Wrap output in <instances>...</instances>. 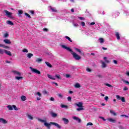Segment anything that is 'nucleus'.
I'll return each mask as SVG.
<instances>
[{
  "label": "nucleus",
  "mask_w": 129,
  "mask_h": 129,
  "mask_svg": "<svg viewBox=\"0 0 129 129\" xmlns=\"http://www.w3.org/2000/svg\"><path fill=\"white\" fill-rule=\"evenodd\" d=\"M60 107H61V108H68V106L67 105H65L64 104H61L60 105Z\"/></svg>",
  "instance_id": "28"
},
{
  "label": "nucleus",
  "mask_w": 129,
  "mask_h": 129,
  "mask_svg": "<svg viewBox=\"0 0 129 129\" xmlns=\"http://www.w3.org/2000/svg\"><path fill=\"white\" fill-rule=\"evenodd\" d=\"M55 77L57 78V79H61V78H60V75H56Z\"/></svg>",
  "instance_id": "43"
},
{
  "label": "nucleus",
  "mask_w": 129,
  "mask_h": 129,
  "mask_svg": "<svg viewBox=\"0 0 129 129\" xmlns=\"http://www.w3.org/2000/svg\"><path fill=\"white\" fill-rule=\"evenodd\" d=\"M108 120L109 121H110V122H115L116 121L115 120V119H112V118H108Z\"/></svg>",
  "instance_id": "25"
},
{
  "label": "nucleus",
  "mask_w": 129,
  "mask_h": 129,
  "mask_svg": "<svg viewBox=\"0 0 129 129\" xmlns=\"http://www.w3.org/2000/svg\"><path fill=\"white\" fill-rule=\"evenodd\" d=\"M50 101H55V98H54L53 97H51L50 98Z\"/></svg>",
  "instance_id": "50"
},
{
  "label": "nucleus",
  "mask_w": 129,
  "mask_h": 129,
  "mask_svg": "<svg viewBox=\"0 0 129 129\" xmlns=\"http://www.w3.org/2000/svg\"><path fill=\"white\" fill-rule=\"evenodd\" d=\"M38 120L39 121H40V122H44V123H45V122H46V120H43L42 119L38 118Z\"/></svg>",
  "instance_id": "35"
},
{
  "label": "nucleus",
  "mask_w": 129,
  "mask_h": 129,
  "mask_svg": "<svg viewBox=\"0 0 129 129\" xmlns=\"http://www.w3.org/2000/svg\"><path fill=\"white\" fill-rule=\"evenodd\" d=\"M7 107L8 108L9 110H13V109H14V110H19V108L15 105H9L7 106Z\"/></svg>",
  "instance_id": "2"
},
{
  "label": "nucleus",
  "mask_w": 129,
  "mask_h": 129,
  "mask_svg": "<svg viewBox=\"0 0 129 129\" xmlns=\"http://www.w3.org/2000/svg\"><path fill=\"white\" fill-rule=\"evenodd\" d=\"M123 90L124 91H125L126 90H128V88H127V87H124V88H123Z\"/></svg>",
  "instance_id": "53"
},
{
  "label": "nucleus",
  "mask_w": 129,
  "mask_h": 129,
  "mask_svg": "<svg viewBox=\"0 0 129 129\" xmlns=\"http://www.w3.org/2000/svg\"><path fill=\"white\" fill-rule=\"evenodd\" d=\"M120 116H122V117L124 116L125 117H127V118H128V116H127L126 115H123V114L120 115Z\"/></svg>",
  "instance_id": "51"
},
{
  "label": "nucleus",
  "mask_w": 129,
  "mask_h": 129,
  "mask_svg": "<svg viewBox=\"0 0 129 129\" xmlns=\"http://www.w3.org/2000/svg\"><path fill=\"white\" fill-rule=\"evenodd\" d=\"M7 24H8V25H10V26H13L14 25V23H13V22L8 20L7 21Z\"/></svg>",
  "instance_id": "22"
},
{
  "label": "nucleus",
  "mask_w": 129,
  "mask_h": 129,
  "mask_svg": "<svg viewBox=\"0 0 129 129\" xmlns=\"http://www.w3.org/2000/svg\"><path fill=\"white\" fill-rule=\"evenodd\" d=\"M62 120L63 121H64V123L65 124L69 123V120H68V119H67L66 118H62Z\"/></svg>",
  "instance_id": "15"
},
{
  "label": "nucleus",
  "mask_w": 129,
  "mask_h": 129,
  "mask_svg": "<svg viewBox=\"0 0 129 129\" xmlns=\"http://www.w3.org/2000/svg\"><path fill=\"white\" fill-rule=\"evenodd\" d=\"M73 25L74 26V27H78L79 26L78 24L75 23H73Z\"/></svg>",
  "instance_id": "49"
},
{
  "label": "nucleus",
  "mask_w": 129,
  "mask_h": 129,
  "mask_svg": "<svg viewBox=\"0 0 129 129\" xmlns=\"http://www.w3.org/2000/svg\"><path fill=\"white\" fill-rule=\"evenodd\" d=\"M124 83H126V84H128V85H129V82H128V81H124Z\"/></svg>",
  "instance_id": "61"
},
{
  "label": "nucleus",
  "mask_w": 129,
  "mask_h": 129,
  "mask_svg": "<svg viewBox=\"0 0 129 129\" xmlns=\"http://www.w3.org/2000/svg\"><path fill=\"white\" fill-rule=\"evenodd\" d=\"M73 118L74 119V120H76L78 122H81V119L79 118L78 117H77L76 116H73Z\"/></svg>",
  "instance_id": "8"
},
{
  "label": "nucleus",
  "mask_w": 129,
  "mask_h": 129,
  "mask_svg": "<svg viewBox=\"0 0 129 129\" xmlns=\"http://www.w3.org/2000/svg\"><path fill=\"white\" fill-rule=\"evenodd\" d=\"M50 124H52V125H54L55 126H56L57 128H61V125L60 124H58L57 123L54 122H50Z\"/></svg>",
  "instance_id": "6"
},
{
  "label": "nucleus",
  "mask_w": 129,
  "mask_h": 129,
  "mask_svg": "<svg viewBox=\"0 0 129 129\" xmlns=\"http://www.w3.org/2000/svg\"><path fill=\"white\" fill-rule=\"evenodd\" d=\"M36 95H38V96H39V97H37V100H41V93L40 92H37L35 93Z\"/></svg>",
  "instance_id": "12"
},
{
  "label": "nucleus",
  "mask_w": 129,
  "mask_h": 129,
  "mask_svg": "<svg viewBox=\"0 0 129 129\" xmlns=\"http://www.w3.org/2000/svg\"><path fill=\"white\" fill-rule=\"evenodd\" d=\"M47 77L49 78V79H51V80H56V78L55 77V76L48 74Z\"/></svg>",
  "instance_id": "9"
},
{
  "label": "nucleus",
  "mask_w": 129,
  "mask_h": 129,
  "mask_svg": "<svg viewBox=\"0 0 129 129\" xmlns=\"http://www.w3.org/2000/svg\"><path fill=\"white\" fill-rule=\"evenodd\" d=\"M88 125H93V123H92V122H88L87 124V126H88Z\"/></svg>",
  "instance_id": "46"
},
{
  "label": "nucleus",
  "mask_w": 129,
  "mask_h": 129,
  "mask_svg": "<svg viewBox=\"0 0 129 129\" xmlns=\"http://www.w3.org/2000/svg\"><path fill=\"white\" fill-rule=\"evenodd\" d=\"M103 59H104V60H105V63H109V62H110V61H109V60L107 59V57H106L105 56L103 57Z\"/></svg>",
  "instance_id": "31"
},
{
  "label": "nucleus",
  "mask_w": 129,
  "mask_h": 129,
  "mask_svg": "<svg viewBox=\"0 0 129 129\" xmlns=\"http://www.w3.org/2000/svg\"><path fill=\"white\" fill-rule=\"evenodd\" d=\"M96 77H99V78H102V76H101V75H97L96 76Z\"/></svg>",
  "instance_id": "52"
},
{
  "label": "nucleus",
  "mask_w": 129,
  "mask_h": 129,
  "mask_svg": "<svg viewBox=\"0 0 129 129\" xmlns=\"http://www.w3.org/2000/svg\"><path fill=\"white\" fill-rule=\"evenodd\" d=\"M57 95L59 98H63V95L61 94H58Z\"/></svg>",
  "instance_id": "42"
},
{
  "label": "nucleus",
  "mask_w": 129,
  "mask_h": 129,
  "mask_svg": "<svg viewBox=\"0 0 129 129\" xmlns=\"http://www.w3.org/2000/svg\"><path fill=\"white\" fill-rule=\"evenodd\" d=\"M5 54L8 55V56H12V52L6 49H5Z\"/></svg>",
  "instance_id": "20"
},
{
  "label": "nucleus",
  "mask_w": 129,
  "mask_h": 129,
  "mask_svg": "<svg viewBox=\"0 0 129 129\" xmlns=\"http://www.w3.org/2000/svg\"><path fill=\"white\" fill-rule=\"evenodd\" d=\"M4 13H5L6 16L8 17V18H9L10 19H14L12 13L10 12L7 10H5Z\"/></svg>",
  "instance_id": "3"
},
{
  "label": "nucleus",
  "mask_w": 129,
  "mask_h": 129,
  "mask_svg": "<svg viewBox=\"0 0 129 129\" xmlns=\"http://www.w3.org/2000/svg\"><path fill=\"white\" fill-rule=\"evenodd\" d=\"M52 84H55V85H56V86H58V84L57 83L52 82Z\"/></svg>",
  "instance_id": "62"
},
{
  "label": "nucleus",
  "mask_w": 129,
  "mask_h": 129,
  "mask_svg": "<svg viewBox=\"0 0 129 129\" xmlns=\"http://www.w3.org/2000/svg\"><path fill=\"white\" fill-rule=\"evenodd\" d=\"M0 47L1 48H4V49H9L10 48V47L6 46L5 44L2 43H0Z\"/></svg>",
  "instance_id": "13"
},
{
  "label": "nucleus",
  "mask_w": 129,
  "mask_h": 129,
  "mask_svg": "<svg viewBox=\"0 0 129 129\" xmlns=\"http://www.w3.org/2000/svg\"><path fill=\"white\" fill-rule=\"evenodd\" d=\"M4 38H8L9 37V34L8 33H6L4 35Z\"/></svg>",
  "instance_id": "44"
},
{
  "label": "nucleus",
  "mask_w": 129,
  "mask_h": 129,
  "mask_svg": "<svg viewBox=\"0 0 129 129\" xmlns=\"http://www.w3.org/2000/svg\"><path fill=\"white\" fill-rule=\"evenodd\" d=\"M61 47L63 49H66V50L69 51V52H71L74 59H75L76 60H80L81 58L80 56H79L78 54H77V53H76L74 51H72V49H71L70 47L66 46V45H61Z\"/></svg>",
  "instance_id": "1"
},
{
  "label": "nucleus",
  "mask_w": 129,
  "mask_h": 129,
  "mask_svg": "<svg viewBox=\"0 0 129 129\" xmlns=\"http://www.w3.org/2000/svg\"><path fill=\"white\" fill-rule=\"evenodd\" d=\"M116 98L117 99H118L119 100H121L122 102H125V99L124 97H120V96L118 95H116Z\"/></svg>",
  "instance_id": "5"
},
{
  "label": "nucleus",
  "mask_w": 129,
  "mask_h": 129,
  "mask_svg": "<svg viewBox=\"0 0 129 129\" xmlns=\"http://www.w3.org/2000/svg\"><path fill=\"white\" fill-rule=\"evenodd\" d=\"M36 61L39 63L40 62H42V61H43V59H42L41 58H37V59H36Z\"/></svg>",
  "instance_id": "40"
},
{
  "label": "nucleus",
  "mask_w": 129,
  "mask_h": 129,
  "mask_svg": "<svg viewBox=\"0 0 129 129\" xmlns=\"http://www.w3.org/2000/svg\"><path fill=\"white\" fill-rule=\"evenodd\" d=\"M66 77L67 78H69V77H70V75H69V74H66Z\"/></svg>",
  "instance_id": "57"
},
{
  "label": "nucleus",
  "mask_w": 129,
  "mask_h": 129,
  "mask_svg": "<svg viewBox=\"0 0 129 129\" xmlns=\"http://www.w3.org/2000/svg\"><path fill=\"white\" fill-rule=\"evenodd\" d=\"M25 15L26 17H28V18L31 19L32 17H31V16H30V15H29V14H28L27 13H25Z\"/></svg>",
  "instance_id": "41"
},
{
  "label": "nucleus",
  "mask_w": 129,
  "mask_h": 129,
  "mask_svg": "<svg viewBox=\"0 0 129 129\" xmlns=\"http://www.w3.org/2000/svg\"><path fill=\"white\" fill-rule=\"evenodd\" d=\"M30 69L31 70L33 73H36V74H38V75L41 74V72H40L39 70L33 68L32 67H30Z\"/></svg>",
  "instance_id": "4"
},
{
  "label": "nucleus",
  "mask_w": 129,
  "mask_h": 129,
  "mask_svg": "<svg viewBox=\"0 0 129 129\" xmlns=\"http://www.w3.org/2000/svg\"><path fill=\"white\" fill-rule=\"evenodd\" d=\"M75 51H76L77 52H79V53L81 52V50L78 48H74Z\"/></svg>",
  "instance_id": "39"
},
{
  "label": "nucleus",
  "mask_w": 129,
  "mask_h": 129,
  "mask_svg": "<svg viewBox=\"0 0 129 129\" xmlns=\"http://www.w3.org/2000/svg\"><path fill=\"white\" fill-rule=\"evenodd\" d=\"M45 64H46L47 66H48L50 68L52 67V65H51V64H50V63H49V62L48 61H45Z\"/></svg>",
  "instance_id": "30"
},
{
  "label": "nucleus",
  "mask_w": 129,
  "mask_h": 129,
  "mask_svg": "<svg viewBox=\"0 0 129 129\" xmlns=\"http://www.w3.org/2000/svg\"><path fill=\"white\" fill-rule=\"evenodd\" d=\"M12 72L16 75H18V76H21V73H20V72H18L17 71H13Z\"/></svg>",
  "instance_id": "17"
},
{
  "label": "nucleus",
  "mask_w": 129,
  "mask_h": 129,
  "mask_svg": "<svg viewBox=\"0 0 129 129\" xmlns=\"http://www.w3.org/2000/svg\"><path fill=\"white\" fill-rule=\"evenodd\" d=\"M33 53H29L27 54V58H32V57H33Z\"/></svg>",
  "instance_id": "24"
},
{
  "label": "nucleus",
  "mask_w": 129,
  "mask_h": 129,
  "mask_svg": "<svg viewBox=\"0 0 129 129\" xmlns=\"http://www.w3.org/2000/svg\"><path fill=\"white\" fill-rule=\"evenodd\" d=\"M105 100L107 101L108 100V96H105L104 98Z\"/></svg>",
  "instance_id": "56"
},
{
  "label": "nucleus",
  "mask_w": 129,
  "mask_h": 129,
  "mask_svg": "<svg viewBox=\"0 0 129 129\" xmlns=\"http://www.w3.org/2000/svg\"><path fill=\"white\" fill-rule=\"evenodd\" d=\"M115 36H116L117 40H120V36H119V33L118 32H115Z\"/></svg>",
  "instance_id": "14"
},
{
  "label": "nucleus",
  "mask_w": 129,
  "mask_h": 129,
  "mask_svg": "<svg viewBox=\"0 0 129 129\" xmlns=\"http://www.w3.org/2000/svg\"><path fill=\"white\" fill-rule=\"evenodd\" d=\"M119 129H123V127L121 125H120V126H119Z\"/></svg>",
  "instance_id": "63"
},
{
  "label": "nucleus",
  "mask_w": 129,
  "mask_h": 129,
  "mask_svg": "<svg viewBox=\"0 0 129 129\" xmlns=\"http://www.w3.org/2000/svg\"><path fill=\"white\" fill-rule=\"evenodd\" d=\"M50 115H51L52 117H57V116H58V114L54 112H51L50 113Z\"/></svg>",
  "instance_id": "10"
},
{
  "label": "nucleus",
  "mask_w": 129,
  "mask_h": 129,
  "mask_svg": "<svg viewBox=\"0 0 129 129\" xmlns=\"http://www.w3.org/2000/svg\"><path fill=\"white\" fill-rule=\"evenodd\" d=\"M99 118H101V119H103V120L104 121H106V119H105L104 117H103L99 116Z\"/></svg>",
  "instance_id": "45"
},
{
  "label": "nucleus",
  "mask_w": 129,
  "mask_h": 129,
  "mask_svg": "<svg viewBox=\"0 0 129 129\" xmlns=\"http://www.w3.org/2000/svg\"><path fill=\"white\" fill-rule=\"evenodd\" d=\"M48 8L50 10H51L52 12L53 13H57V10L54 8H52L51 6H49Z\"/></svg>",
  "instance_id": "18"
},
{
  "label": "nucleus",
  "mask_w": 129,
  "mask_h": 129,
  "mask_svg": "<svg viewBox=\"0 0 129 129\" xmlns=\"http://www.w3.org/2000/svg\"><path fill=\"white\" fill-rule=\"evenodd\" d=\"M99 40L100 43L101 44H102V43H103V42H104V39H103V38H99Z\"/></svg>",
  "instance_id": "37"
},
{
  "label": "nucleus",
  "mask_w": 129,
  "mask_h": 129,
  "mask_svg": "<svg viewBox=\"0 0 129 129\" xmlns=\"http://www.w3.org/2000/svg\"><path fill=\"white\" fill-rule=\"evenodd\" d=\"M43 94H47V92L46 91H43Z\"/></svg>",
  "instance_id": "64"
},
{
  "label": "nucleus",
  "mask_w": 129,
  "mask_h": 129,
  "mask_svg": "<svg viewBox=\"0 0 129 129\" xmlns=\"http://www.w3.org/2000/svg\"><path fill=\"white\" fill-rule=\"evenodd\" d=\"M81 25L83 27H84L85 26V23L82 22H81Z\"/></svg>",
  "instance_id": "55"
},
{
  "label": "nucleus",
  "mask_w": 129,
  "mask_h": 129,
  "mask_svg": "<svg viewBox=\"0 0 129 129\" xmlns=\"http://www.w3.org/2000/svg\"><path fill=\"white\" fill-rule=\"evenodd\" d=\"M21 99L22 101H25V100H27V97L25 96H22Z\"/></svg>",
  "instance_id": "23"
},
{
  "label": "nucleus",
  "mask_w": 129,
  "mask_h": 129,
  "mask_svg": "<svg viewBox=\"0 0 129 129\" xmlns=\"http://www.w3.org/2000/svg\"><path fill=\"white\" fill-rule=\"evenodd\" d=\"M110 113H111V114H113V115H114V116L116 115V113L114 112V111L112 110H110Z\"/></svg>",
  "instance_id": "27"
},
{
  "label": "nucleus",
  "mask_w": 129,
  "mask_h": 129,
  "mask_svg": "<svg viewBox=\"0 0 129 129\" xmlns=\"http://www.w3.org/2000/svg\"><path fill=\"white\" fill-rule=\"evenodd\" d=\"M22 14H23V11L19 10L18 11V15H22Z\"/></svg>",
  "instance_id": "47"
},
{
  "label": "nucleus",
  "mask_w": 129,
  "mask_h": 129,
  "mask_svg": "<svg viewBox=\"0 0 129 129\" xmlns=\"http://www.w3.org/2000/svg\"><path fill=\"white\" fill-rule=\"evenodd\" d=\"M75 105H77V106H78V107H81V102H79L78 104L75 103Z\"/></svg>",
  "instance_id": "33"
},
{
  "label": "nucleus",
  "mask_w": 129,
  "mask_h": 129,
  "mask_svg": "<svg viewBox=\"0 0 129 129\" xmlns=\"http://www.w3.org/2000/svg\"><path fill=\"white\" fill-rule=\"evenodd\" d=\"M75 88H80L81 87L80 84H79V83H76L75 85Z\"/></svg>",
  "instance_id": "26"
},
{
  "label": "nucleus",
  "mask_w": 129,
  "mask_h": 129,
  "mask_svg": "<svg viewBox=\"0 0 129 129\" xmlns=\"http://www.w3.org/2000/svg\"><path fill=\"white\" fill-rule=\"evenodd\" d=\"M51 123H47L46 122H44V125L45 126H46V127H47V128L48 129H50L51 128Z\"/></svg>",
  "instance_id": "11"
},
{
  "label": "nucleus",
  "mask_w": 129,
  "mask_h": 129,
  "mask_svg": "<svg viewBox=\"0 0 129 129\" xmlns=\"http://www.w3.org/2000/svg\"><path fill=\"white\" fill-rule=\"evenodd\" d=\"M86 72L91 73L92 72V70H91V69L87 68L86 69Z\"/></svg>",
  "instance_id": "38"
},
{
  "label": "nucleus",
  "mask_w": 129,
  "mask_h": 129,
  "mask_svg": "<svg viewBox=\"0 0 129 129\" xmlns=\"http://www.w3.org/2000/svg\"><path fill=\"white\" fill-rule=\"evenodd\" d=\"M106 86H108V87H112V86L109 84H105Z\"/></svg>",
  "instance_id": "48"
},
{
  "label": "nucleus",
  "mask_w": 129,
  "mask_h": 129,
  "mask_svg": "<svg viewBox=\"0 0 129 129\" xmlns=\"http://www.w3.org/2000/svg\"><path fill=\"white\" fill-rule=\"evenodd\" d=\"M66 39H67V40H68V41H69V42H72V40H71V38H70V37H69L68 36H65Z\"/></svg>",
  "instance_id": "32"
},
{
  "label": "nucleus",
  "mask_w": 129,
  "mask_h": 129,
  "mask_svg": "<svg viewBox=\"0 0 129 129\" xmlns=\"http://www.w3.org/2000/svg\"><path fill=\"white\" fill-rule=\"evenodd\" d=\"M113 62L114 64H117V60H113Z\"/></svg>",
  "instance_id": "58"
},
{
  "label": "nucleus",
  "mask_w": 129,
  "mask_h": 129,
  "mask_svg": "<svg viewBox=\"0 0 129 129\" xmlns=\"http://www.w3.org/2000/svg\"><path fill=\"white\" fill-rule=\"evenodd\" d=\"M94 25H95V22H91L90 23V26H93Z\"/></svg>",
  "instance_id": "59"
},
{
  "label": "nucleus",
  "mask_w": 129,
  "mask_h": 129,
  "mask_svg": "<svg viewBox=\"0 0 129 129\" xmlns=\"http://www.w3.org/2000/svg\"><path fill=\"white\" fill-rule=\"evenodd\" d=\"M22 52L24 53H28L29 52V50H28V49L27 48H24L22 50Z\"/></svg>",
  "instance_id": "34"
},
{
  "label": "nucleus",
  "mask_w": 129,
  "mask_h": 129,
  "mask_svg": "<svg viewBox=\"0 0 129 129\" xmlns=\"http://www.w3.org/2000/svg\"><path fill=\"white\" fill-rule=\"evenodd\" d=\"M0 122H1V123H3L4 124H6L8 123V120L3 118H0Z\"/></svg>",
  "instance_id": "7"
},
{
  "label": "nucleus",
  "mask_w": 129,
  "mask_h": 129,
  "mask_svg": "<svg viewBox=\"0 0 129 129\" xmlns=\"http://www.w3.org/2000/svg\"><path fill=\"white\" fill-rule=\"evenodd\" d=\"M27 116L29 119H31V120H33L34 117H33V116L30 114H27Z\"/></svg>",
  "instance_id": "21"
},
{
  "label": "nucleus",
  "mask_w": 129,
  "mask_h": 129,
  "mask_svg": "<svg viewBox=\"0 0 129 129\" xmlns=\"http://www.w3.org/2000/svg\"><path fill=\"white\" fill-rule=\"evenodd\" d=\"M68 101H71V97L69 96L68 97Z\"/></svg>",
  "instance_id": "54"
},
{
  "label": "nucleus",
  "mask_w": 129,
  "mask_h": 129,
  "mask_svg": "<svg viewBox=\"0 0 129 129\" xmlns=\"http://www.w3.org/2000/svg\"><path fill=\"white\" fill-rule=\"evenodd\" d=\"M15 79H16L17 80H21L23 79V77H16Z\"/></svg>",
  "instance_id": "36"
},
{
  "label": "nucleus",
  "mask_w": 129,
  "mask_h": 129,
  "mask_svg": "<svg viewBox=\"0 0 129 129\" xmlns=\"http://www.w3.org/2000/svg\"><path fill=\"white\" fill-rule=\"evenodd\" d=\"M6 53V49L0 48V55H4Z\"/></svg>",
  "instance_id": "19"
},
{
  "label": "nucleus",
  "mask_w": 129,
  "mask_h": 129,
  "mask_svg": "<svg viewBox=\"0 0 129 129\" xmlns=\"http://www.w3.org/2000/svg\"><path fill=\"white\" fill-rule=\"evenodd\" d=\"M30 14H31V15H34V11H30Z\"/></svg>",
  "instance_id": "60"
},
{
  "label": "nucleus",
  "mask_w": 129,
  "mask_h": 129,
  "mask_svg": "<svg viewBox=\"0 0 129 129\" xmlns=\"http://www.w3.org/2000/svg\"><path fill=\"white\" fill-rule=\"evenodd\" d=\"M106 67V64L105 62L102 61V68H105Z\"/></svg>",
  "instance_id": "29"
},
{
  "label": "nucleus",
  "mask_w": 129,
  "mask_h": 129,
  "mask_svg": "<svg viewBox=\"0 0 129 129\" xmlns=\"http://www.w3.org/2000/svg\"><path fill=\"white\" fill-rule=\"evenodd\" d=\"M4 43H5V44H11L12 42H11V40H10L9 39H4Z\"/></svg>",
  "instance_id": "16"
}]
</instances>
